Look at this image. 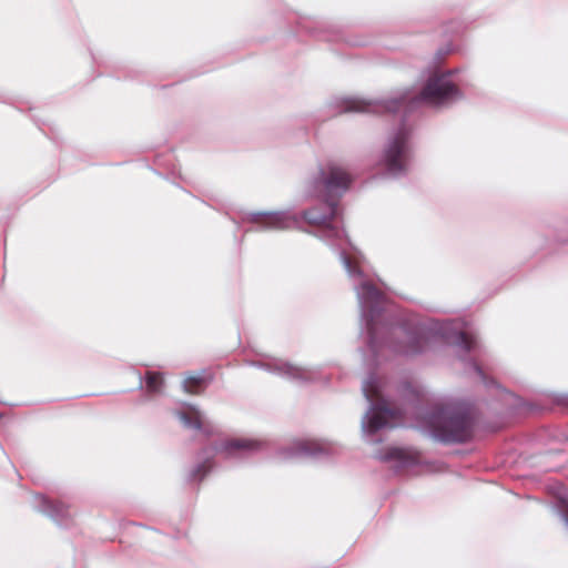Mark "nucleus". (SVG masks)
<instances>
[{
	"mask_svg": "<svg viewBox=\"0 0 568 568\" xmlns=\"http://www.w3.org/2000/svg\"><path fill=\"white\" fill-rule=\"evenodd\" d=\"M403 456H404V452L402 449L394 448V449L390 450V453H389L387 458H389V459H392V458L400 459Z\"/></svg>",
	"mask_w": 568,
	"mask_h": 568,
	"instance_id": "6ab92c4d",
	"label": "nucleus"
},
{
	"mask_svg": "<svg viewBox=\"0 0 568 568\" xmlns=\"http://www.w3.org/2000/svg\"><path fill=\"white\" fill-rule=\"evenodd\" d=\"M265 224L272 229L283 230L294 227L297 220L288 213H272L265 216Z\"/></svg>",
	"mask_w": 568,
	"mask_h": 568,
	"instance_id": "6e6552de",
	"label": "nucleus"
},
{
	"mask_svg": "<svg viewBox=\"0 0 568 568\" xmlns=\"http://www.w3.org/2000/svg\"><path fill=\"white\" fill-rule=\"evenodd\" d=\"M457 93V89L446 78L440 77L429 80L419 97L413 99L405 94L400 101L413 105L418 102L438 105L454 100Z\"/></svg>",
	"mask_w": 568,
	"mask_h": 568,
	"instance_id": "f257e3e1",
	"label": "nucleus"
},
{
	"mask_svg": "<svg viewBox=\"0 0 568 568\" xmlns=\"http://www.w3.org/2000/svg\"><path fill=\"white\" fill-rule=\"evenodd\" d=\"M356 291L363 310L371 308L381 300L379 292L368 283H363Z\"/></svg>",
	"mask_w": 568,
	"mask_h": 568,
	"instance_id": "0eeeda50",
	"label": "nucleus"
},
{
	"mask_svg": "<svg viewBox=\"0 0 568 568\" xmlns=\"http://www.w3.org/2000/svg\"><path fill=\"white\" fill-rule=\"evenodd\" d=\"M405 136L400 133L390 143L385 154L386 166L390 174L396 175L405 168Z\"/></svg>",
	"mask_w": 568,
	"mask_h": 568,
	"instance_id": "39448f33",
	"label": "nucleus"
},
{
	"mask_svg": "<svg viewBox=\"0 0 568 568\" xmlns=\"http://www.w3.org/2000/svg\"><path fill=\"white\" fill-rule=\"evenodd\" d=\"M395 413L382 407V406H373L369 408L367 414L363 419V432L364 433H374L381 428L387 426H395Z\"/></svg>",
	"mask_w": 568,
	"mask_h": 568,
	"instance_id": "20e7f679",
	"label": "nucleus"
},
{
	"mask_svg": "<svg viewBox=\"0 0 568 568\" xmlns=\"http://www.w3.org/2000/svg\"><path fill=\"white\" fill-rule=\"evenodd\" d=\"M162 385V377L158 373H149L146 376V387L150 392L160 390Z\"/></svg>",
	"mask_w": 568,
	"mask_h": 568,
	"instance_id": "2eb2a0df",
	"label": "nucleus"
},
{
	"mask_svg": "<svg viewBox=\"0 0 568 568\" xmlns=\"http://www.w3.org/2000/svg\"><path fill=\"white\" fill-rule=\"evenodd\" d=\"M454 343L463 346L465 349L469 351L474 347L475 345V339L467 335L465 332H458L456 333V338L454 341Z\"/></svg>",
	"mask_w": 568,
	"mask_h": 568,
	"instance_id": "4468645a",
	"label": "nucleus"
},
{
	"mask_svg": "<svg viewBox=\"0 0 568 568\" xmlns=\"http://www.w3.org/2000/svg\"><path fill=\"white\" fill-rule=\"evenodd\" d=\"M334 213H335V210L331 206L329 207V216L334 215Z\"/></svg>",
	"mask_w": 568,
	"mask_h": 568,
	"instance_id": "412c9836",
	"label": "nucleus"
},
{
	"mask_svg": "<svg viewBox=\"0 0 568 568\" xmlns=\"http://www.w3.org/2000/svg\"><path fill=\"white\" fill-rule=\"evenodd\" d=\"M281 374H284L290 377H302V369L297 367H293L291 365L284 364L283 366L277 368Z\"/></svg>",
	"mask_w": 568,
	"mask_h": 568,
	"instance_id": "dca6fc26",
	"label": "nucleus"
},
{
	"mask_svg": "<svg viewBox=\"0 0 568 568\" xmlns=\"http://www.w3.org/2000/svg\"><path fill=\"white\" fill-rule=\"evenodd\" d=\"M363 392L368 400H373L375 396H377V381L374 378L367 379L363 385Z\"/></svg>",
	"mask_w": 568,
	"mask_h": 568,
	"instance_id": "ddd939ff",
	"label": "nucleus"
},
{
	"mask_svg": "<svg viewBox=\"0 0 568 568\" xmlns=\"http://www.w3.org/2000/svg\"><path fill=\"white\" fill-rule=\"evenodd\" d=\"M566 511H567V524H568V506H567V510Z\"/></svg>",
	"mask_w": 568,
	"mask_h": 568,
	"instance_id": "4be33fe9",
	"label": "nucleus"
},
{
	"mask_svg": "<svg viewBox=\"0 0 568 568\" xmlns=\"http://www.w3.org/2000/svg\"><path fill=\"white\" fill-rule=\"evenodd\" d=\"M179 417L187 427L200 428L202 425L201 414L194 407H185L183 412L179 413Z\"/></svg>",
	"mask_w": 568,
	"mask_h": 568,
	"instance_id": "1a4fd4ad",
	"label": "nucleus"
},
{
	"mask_svg": "<svg viewBox=\"0 0 568 568\" xmlns=\"http://www.w3.org/2000/svg\"><path fill=\"white\" fill-rule=\"evenodd\" d=\"M318 183L326 192L335 194L345 191L348 187L351 176L342 168L337 165H328L322 171Z\"/></svg>",
	"mask_w": 568,
	"mask_h": 568,
	"instance_id": "7ed1b4c3",
	"label": "nucleus"
},
{
	"mask_svg": "<svg viewBox=\"0 0 568 568\" xmlns=\"http://www.w3.org/2000/svg\"><path fill=\"white\" fill-rule=\"evenodd\" d=\"M454 324L453 323H447V324H444V326L440 328V333L447 338V339H450L452 337V334H450V331H452V326Z\"/></svg>",
	"mask_w": 568,
	"mask_h": 568,
	"instance_id": "a211bd4d",
	"label": "nucleus"
},
{
	"mask_svg": "<svg viewBox=\"0 0 568 568\" xmlns=\"http://www.w3.org/2000/svg\"><path fill=\"white\" fill-rule=\"evenodd\" d=\"M315 445L318 446L317 444H315ZM300 449H301V453H303V454H316L317 452H322L323 450L320 447H316L314 449H310V448H307L305 446H302Z\"/></svg>",
	"mask_w": 568,
	"mask_h": 568,
	"instance_id": "aec40b11",
	"label": "nucleus"
},
{
	"mask_svg": "<svg viewBox=\"0 0 568 568\" xmlns=\"http://www.w3.org/2000/svg\"><path fill=\"white\" fill-rule=\"evenodd\" d=\"M327 215L317 216L313 212H307L305 219L313 224H324L327 221Z\"/></svg>",
	"mask_w": 568,
	"mask_h": 568,
	"instance_id": "f3484780",
	"label": "nucleus"
},
{
	"mask_svg": "<svg viewBox=\"0 0 568 568\" xmlns=\"http://www.w3.org/2000/svg\"><path fill=\"white\" fill-rule=\"evenodd\" d=\"M464 419L460 416L453 415L446 409H440L428 417V425L434 432V436L440 440H455L457 430L463 426Z\"/></svg>",
	"mask_w": 568,
	"mask_h": 568,
	"instance_id": "f03ea898",
	"label": "nucleus"
},
{
	"mask_svg": "<svg viewBox=\"0 0 568 568\" xmlns=\"http://www.w3.org/2000/svg\"><path fill=\"white\" fill-rule=\"evenodd\" d=\"M204 383V377L202 375L189 376L185 378L183 386L185 392L187 393H197L201 385Z\"/></svg>",
	"mask_w": 568,
	"mask_h": 568,
	"instance_id": "9b49d317",
	"label": "nucleus"
},
{
	"mask_svg": "<svg viewBox=\"0 0 568 568\" xmlns=\"http://www.w3.org/2000/svg\"><path fill=\"white\" fill-rule=\"evenodd\" d=\"M260 443L251 439H243V440H235L232 443H229L225 445L224 449L229 452L230 454L233 453V450H253L258 447Z\"/></svg>",
	"mask_w": 568,
	"mask_h": 568,
	"instance_id": "9d476101",
	"label": "nucleus"
},
{
	"mask_svg": "<svg viewBox=\"0 0 568 568\" xmlns=\"http://www.w3.org/2000/svg\"><path fill=\"white\" fill-rule=\"evenodd\" d=\"M342 261L349 276L362 275L361 271L357 270L359 266V261L357 260V257H349L345 253H343Z\"/></svg>",
	"mask_w": 568,
	"mask_h": 568,
	"instance_id": "f8f14e48",
	"label": "nucleus"
},
{
	"mask_svg": "<svg viewBox=\"0 0 568 568\" xmlns=\"http://www.w3.org/2000/svg\"><path fill=\"white\" fill-rule=\"evenodd\" d=\"M383 110H390L388 103H373L357 98H351L345 100V111L381 112ZM392 110L394 109L392 108Z\"/></svg>",
	"mask_w": 568,
	"mask_h": 568,
	"instance_id": "423d86ee",
	"label": "nucleus"
}]
</instances>
